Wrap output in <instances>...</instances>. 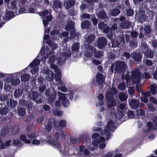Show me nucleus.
<instances>
[{
    "label": "nucleus",
    "mask_w": 157,
    "mask_h": 157,
    "mask_svg": "<svg viewBox=\"0 0 157 157\" xmlns=\"http://www.w3.org/2000/svg\"><path fill=\"white\" fill-rule=\"evenodd\" d=\"M59 89L63 92H66L67 90V89L65 87V85L63 84L62 82H61L60 85L58 87Z\"/></svg>",
    "instance_id": "obj_36"
},
{
    "label": "nucleus",
    "mask_w": 157,
    "mask_h": 157,
    "mask_svg": "<svg viewBox=\"0 0 157 157\" xmlns=\"http://www.w3.org/2000/svg\"><path fill=\"white\" fill-rule=\"evenodd\" d=\"M46 43L49 46H50L54 50L56 49L57 47V44L52 42L51 40H48L46 42Z\"/></svg>",
    "instance_id": "obj_27"
},
{
    "label": "nucleus",
    "mask_w": 157,
    "mask_h": 157,
    "mask_svg": "<svg viewBox=\"0 0 157 157\" xmlns=\"http://www.w3.org/2000/svg\"><path fill=\"white\" fill-rule=\"evenodd\" d=\"M134 14V11L131 9H128L127 10V14L128 16H132Z\"/></svg>",
    "instance_id": "obj_52"
},
{
    "label": "nucleus",
    "mask_w": 157,
    "mask_h": 157,
    "mask_svg": "<svg viewBox=\"0 0 157 157\" xmlns=\"http://www.w3.org/2000/svg\"><path fill=\"white\" fill-rule=\"evenodd\" d=\"M18 112L20 116H22L25 114V111L24 109L21 108L18 109Z\"/></svg>",
    "instance_id": "obj_46"
},
{
    "label": "nucleus",
    "mask_w": 157,
    "mask_h": 157,
    "mask_svg": "<svg viewBox=\"0 0 157 157\" xmlns=\"http://www.w3.org/2000/svg\"><path fill=\"white\" fill-rule=\"evenodd\" d=\"M107 105L109 107H110L115 105V102L112 100V99H107Z\"/></svg>",
    "instance_id": "obj_33"
},
{
    "label": "nucleus",
    "mask_w": 157,
    "mask_h": 157,
    "mask_svg": "<svg viewBox=\"0 0 157 157\" xmlns=\"http://www.w3.org/2000/svg\"><path fill=\"white\" fill-rule=\"evenodd\" d=\"M19 128L17 126H15L12 129V132L13 134H15L19 131Z\"/></svg>",
    "instance_id": "obj_57"
},
{
    "label": "nucleus",
    "mask_w": 157,
    "mask_h": 157,
    "mask_svg": "<svg viewBox=\"0 0 157 157\" xmlns=\"http://www.w3.org/2000/svg\"><path fill=\"white\" fill-rule=\"evenodd\" d=\"M151 91L153 94L156 93L157 92V85L156 84H154L151 85Z\"/></svg>",
    "instance_id": "obj_30"
},
{
    "label": "nucleus",
    "mask_w": 157,
    "mask_h": 157,
    "mask_svg": "<svg viewBox=\"0 0 157 157\" xmlns=\"http://www.w3.org/2000/svg\"><path fill=\"white\" fill-rule=\"evenodd\" d=\"M53 7L55 9L58 8H61L62 7V3L56 0L53 3Z\"/></svg>",
    "instance_id": "obj_26"
},
{
    "label": "nucleus",
    "mask_w": 157,
    "mask_h": 157,
    "mask_svg": "<svg viewBox=\"0 0 157 157\" xmlns=\"http://www.w3.org/2000/svg\"><path fill=\"white\" fill-rule=\"evenodd\" d=\"M20 83V81L19 79L16 78V79H12L11 80V84L13 86H17Z\"/></svg>",
    "instance_id": "obj_40"
},
{
    "label": "nucleus",
    "mask_w": 157,
    "mask_h": 157,
    "mask_svg": "<svg viewBox=\"0 0 157 157\" xmlns=\"http://www.w3.org/2000/svg\"><path fill=\"white\" fill-rule=\"evenodd\" d=\"M129 102L131 107L134 109L137 108L139 105L138 101L135 99H129Z\"/></svg>",
    "instance_id": "obj_12"
},
{
    "label": "nucleus",
    "mask_w": 157,
    "mask_h": 157,
    "mask_svg": "<svg viewBox=\"0 0 157 157\" xmlns=\"http://www.w3.org/2000/svg\"><path fill=\"white\" fill-rule=\"evenodd\" d=\"M79 151L80 154L81 155L83 153L85 155H89V151L86 149V147H84L83 146H81L79 148Z\"/></svg>",
    "instance_id": "obj_16"
},
{
    "label": "nucleus",
    "mask_w": 157,
    "mask_h": 157,
    "mask_svg": "<svg viewBox=\"0 0 157 157\" xmlns=\"http://www.w3.org/2000/svg\"><path fill=\"white\" fill-rule=\"evenodd\" d=\"M95 37L94 35L90 34L86 36L85 39L86 42L90 44L94 41Z\"/></svg>",
    "instance_id": "obj_15"
},
{
    "label": "nucleus",
    "mask_w": 157,
    "mask_h": 157,
    "mask_svg": "<svg viewBox=\"0 0 157 157\" xmlns=\"http://www.w3.org/2000/svg\"><path fill=\"white\" fill-rule=\"evenodd\" d=\"M151 28L149 26H146L144 28L145 32L147 34H149L151 32Z\"/></svg>",
    "instance_id": "obj_51"
},
{
    "label": "nucleus",
    "mask_w": 157,
    "mask_h": 157,
    "mask_svg": "<svg viewBox=\"0 0 157 157\" xmlns=\"http://www.w3.org/2000/svg\"><path fill=\"white\" fill-rule=\"evenodd\" d=\"M28 137L31 139L34 138L36 137L35 133L31 132L29 133L28 135Z\"/></svg>",
    "instance_id": "obj_60"
},
{
    "label": "nucleus",
    "mask_w": 157,
    "mask_h": 157,
    "mask_svg": "<svg viewBox=\"0 0 157 157\" xmlns=\"http://www.w3.org/2000/svg\"><path fill=\"white\" fill-rule=\"evenodd\" d=\"M79 43H74L73 44L71 47L72 50L75 51H78L79 48Z\"/></svg>",
    "instance_id": "obj_37"
},
{
    "label": "nucleus",
    "mask_w": 157,
    "mask_h": 157,
    "mask_svg": "<svg viewBox=\"0 0 157 157\" xmlns=\"http://www.w3.org/2000/svg\"><path fill=\"white\" fill-rule=\"evenodd\" d=\"M46 88V86L45 85L41 86L39 87V90L40 92H43Z\"/></svg>",
    "instance_id": "obj_58"
},
{
    "label": "nucleus",
    "mask_w": 157,
    "mask_h": 157,
    "mask_svg": "<svg viewBox=\"0 0 157 157\" xmlns=\"http://www.w3.org/2000/svg\"><path fill=\"white\" fill-rule=\"evenodd\" d=\"M94 56L96 58H99L103 56V54L102 52L98 51L95 52Z\"/></svg>",
    "instance_id": "obj_43"
},
{
    "label": "nucleus",
    "mask_w": 157,
    "mask_h": 157,
    "mask_svg": "<svg viewBox=\"0 0 157 157\" xmlns=\"http://www.w3.org/2000/svg\"><path fill=\"white\" fill-rule=\"evenodd\" d=\"M53 114L55 115L61 116L63 114L62 111H59L58 110H55L53 112Z\"/></svg>",
    "instance_id": "obj_45"
},
{
    "label": "nucleus",
    "mask_w": 157,
    "mask_h": 157,
    "mask_svg": "<svg viewBox=\"0 0 157 157\" xmlns=\"http://www.w3.org/2000/svg\"><path fill=\"white\" fill-rule=\"evenodd\" d=\"M74 0H68L64 4V6L67 9H69L75 4Z\"/></svg>",
    "instance_id": "obj_17"
},
{
    "label": "nucleus",
    "mask_w": 157,
    "mask_h": 157,
    "mask_svg": "<svg viewBox=\"0 0 157 157\" xmlns=\"http://www.w3.org/2000/svg\"><path fill=\"white\" fill-rule=\"evenodd\" d=\"M118 151V149H117L113 151L109 152L106 154L105 157H111L113 155L117 153Z\"/></svg>",
    "instance_id": "obj_29"
},
{
    "label": "nucleus",
    "mask_w": 157,
    "mask_h": 157,
    "mask_svg": "<svg viewBox=\"0 0 157 157\" xmlns=\"http://www.w3.org/2000/svg\"><path fill=\"white\" fill-rule=\"evenodd\" d=\"M46 78L48 81H51L53 78L55 74L52 72L48 70L45 73Z\"/></svg>",
    "instance_id": "obj_13"
},
{
    "label": "nucleus",
    "mask_w": 157,
    "mask_h": 157,
    "mask_svg": "<svg viewBox=\"0 0 157 157\" xmlns=\"http://www.w3.org/2000/svg\"><path fill=\"white\" fill-rule=\"evenodd\" d=\"M56 124V121H55L53 119H52L49 120L48 121L47 125L46 126V130L48 132H49L53 126H55Z\"/></svg>",
    "instance_id": "obj_10"
},
{
    "label": "nucleus",
    "mask_w": 157,
    "mask_h": 157,
    "mask_svg": "<svg viewBox=\"0 0 157 157\" xmlns=\"http://www.w3.org/2000/svg\"><path fill=\"white\" fill-rule=\"evenodd\" d=\"M141 45L143 51L144 52V51L148 49L147 45L145 43L142 42Z\"/></svg>",
    "instance_id": "obj_48"
},
{
    "label": "nucleus",
    "mask_w": 157,
    "mask_h": 157,
    "mask_svg": "<svg viewBox=\"0 0 157 157\" xmlns=\"http://www.w3.org/2000/svg\"><path fill=\"white\" fill-rule=\"evenodd\" d=\"M52 11L50 10L49 11V15H48L46 17V19H45L43 20V22L44 25L46 26H47L48 23L49 21H51L52 19V16L51 15V12Z\"/></svg>",
    "instance_id": "obj_18"
},
{
    "label": "nucleus",
    "mask_w": 157,
    "mask_h": 157,
    "mask_svg": "<svg viewBox=\"0 0 157 157\" xmlns=\"http://www.w3.org/2000/svg\"><path fill=\"white\" fill-rule=\"evenodd\" d=\"M74 27V22L70 20H68L67 21V23L65 27V28L66 30L69 31L73 30Z\"/></svg>",
    "instance_id": "obj_9"
},
{
    "label": "nucleus",
    "mask_w": 157,
    "mask_h": 157,
    "mask_svg": "<svg viewBox=\"0 0 157 157\" xmlns=\"http://www.w3.org/2000/svg\"><path fill=\"white\" fill-rule=\"evenodd\" d=\"M120 26L121 28L122 29H128L131 26V24L129 21H126L121 24Z\"/></svg>",
    "instance_id": "obj_14"
},
{
    "label": "nucleus",
    "mask_w": 157,
    "mask_h": 157,
    "mask_svg": "<svg viewBox=\"0 0 157 157\" xmlns=\"http://www.w3.org/2000/svg\"><path fill=\"white\" fill-rule=\"evenodd\" d=\"M129 44L130 46L132 48L136 47L138 45L137 42H136L133 41H130Z\"/></svg>",
    "instance_id": "obj_53"
},
{
    "label": "nucleus",
    "mask_w": 157,
    "mask_h": 157,
    "mask_svg": "<svg viewBox=\"0 0 157 157\" xmlns=\"http://www.w3.org/2000/svg\"><path fill=\"white\" fill-rule=\"evenodd\" d=\"M20 139L24 142L26 144H29L31 141L27 138L26 136L24 134L21 135L20 136Z\"/></svg>",
    "instance_id": "obj_21"
},
{
    "label": "nucleus",
    "mask_w": 157,
    "mask_h": 157,
    "mask_svg": "<svg viewBox=\"0 0 157 157\" xmlns=\"http://www.w3.org/2000/svg\"><path fill=\"white\" fill-rule=\"evenodd\" d=\"M62 99V102L63 105L67 107L69 105L70 103L68 99Z\"/></svg>",
    "instance_id": "obj_39"
},
{
    "label": "nucleus",
    "mask_w": 157,
    "mask_h": 157,
    "mask_svg": "<svg viewBox=\"0 0 157 157\" xmlns=\"http://www.w3.org/2000/svg\"><path fill=\"white\" fill-rule=\"evenodd\" d=\"M114 121H110L107 123L104 130L101 132L100 135L98 132H95L92 134V138L96 139L92 142L93 147H91L92 150H94L95 148L94 146L96 147L99 144H100L99 147L100 149H103L105 147V140H108L109 139L111 136L110 132L114 131Z\"/></svg>",
    "instance_id": "obj_1"
},
{
    "label": "nucleus",
    "mask_w": 157,
    "mask_h": 157,
    "mask_svg": "<svg viewBox=\"0 0 157 157\" xmlns=\"http://www.w3.org/2000/svg\"><path fill=\"white\" fill-rule=\"evenodd\" d=\"M138 35V33L135 31H132L131 33V36L133 38H136Z\"/></svg>",
    "instance_id": "obj_56"
},
{
    "label": "nucleus",
    "mask_w": 157,
    "mask_h": 157,
    "mask_svg": "<svg viewBox=\"0 0 157 157\" xmlns=\"http://www.w3.org/2000/svg\"><path fill=\"white\" fill-rule=\"evenodd\" d=\"M49 92L50 90H46L45 92V94L47 97L50 96V97L52 98L55 97L56 95V92L53 90H52V91L51 94H49Z\"/></svg>",
    "instance_id": "obj_19"
},
{
    "label": "nucleus",
    "mask_w": 157,
    "mask_h": 157,
    "mask_svg": "<svg viewBox=\"0 0 157 157\" xmlns=\"http://www.w3.org/2000/svg\"><path fill=\"white\" fill-rule=\"evenodd\" d=\"M55 72L57 73L58 76L55 77V80L57 82H59V83L61 82H62L61 80V73L60 71L58 69H56L55 70Z\"/></svg>",
    "instance_id": "obj_22"
},
{
    "label": "nucleus",
    "mask_w": 157,
    "mask_h": 157,
    "mask_svg": "<svg viewBox=\"0 0 157 157\" xmlns=\"http://www.w3.org/2000/svg\"><path fill=\"white\" fill-rule=\"evenodd\" d=\"M98 16V17L102 19H105L107 17V14L104 10L99 12Z\"/></svg>",
    "instance_id": "obj_28"
},
{
    "label": "nucleus",
    "mask_w": 157,
    "mask_h": 157,
    "mask_svg": "<svg viewBox=\"0 0 157 157\" xmlns=\"http://www.w3.org/2000/svg\"><path fill=\"white\" fill-rule=\"evenodd\" d=\"M113 93L110 91H108L105 94L106 98H111L113 97Z\"/></svg>",
    "instance_id": "obj_49"
},
{
    "label": "nucleus",
    "mask_w": 157,
    "mask_h": 157,
    "mask_svg": "<svg viewBox=\"0 0 157 157\" xmlns=\"http://www.w3.org/2000/svg\"><path fill=\"white\" fill-rule=\"evenodd\" d=\"M118 89L120 90H124L125 89L126 85L125 82H121L120 83L118 86Z\"/></svg>",
    "instance_id": "obj_38"
},
{
    "label": "nucleus",
    "mask_w": 157,
    "mask_h": 157,
    "mask_svg": "<svg viewBox=\"0 0 157 157\" xmlns=\"http://www.w3.org/2000/svg\"><path fill=\"white\" fill-rule=\"evenodd\" d=\"M120 10L117 9H114L110 11V15L113 16H115L118 15L120 13Z\"/></svg>",
    "instance_id": "obj_20"
},
{
    "label": "nucleus",
    "mask_w": 157,
    "mask_h": 157,
    "mask_svg": "<svg viewBox=\"0 0 157 157\" xmlns=\"http://www.w3.org/2000/svg\"><path fill=\"white\" fill-rule=\"evenodd\" d=\"M140 73L138 70H135L132 72V78L133 82L138 83L140 80Z\"/></svg>",
    "instance_id": "obj_4"
},
{
    "label": "nucleus",
    "mask_w": 157,
    "mask_h": 157,
    "mask_svg": "<svg viewBox=\"0 0 157 157\" xmlns=\"http://www.w3.org/2000/svg\"><path fill=\"white\" fill-rule=\"evenodd\" d=\"M142 94L143 95L141 98H146L150 96L151 94L149 92H146L144 93L142 92Z\"/></svg>",
    "instance_id": "obj_47"
},
{
    "label": "nucleus",
    "mask_w": 157,
    "mask_h": 157,
    "mask_svg": "<svg viewBox=\"0 0 157 157\" xmlns=\"http://www.w3.org/2000/svg\"><path fill=\"white\" fill-rule=\"evenodd\" d=\"M105 76L100 73H98L96 76V82L99 85L105 83Z\"/></svg>",
    "instance_id": "obj_7"
},
{
    "label": "nucleus",
    "mask_w": 157,
    "mask_h": 157,
    "mask_svg": "<svg viewBox=\"0 0 157 157\" xmlns=\"http://www.w3.org/2000/svg\"><path fill=\"white\" fill-rule=\"evenodd\" d=\"M85 46L86 49L84 56L87 58L93 55V48L92 46L89 44H85Z\"/></svg>",
    "instance_id": "obj_6"
},
{
    "label": "nucleus",
    "mask_w": 157,
    "mask_h": 157,
    "mask_svg": "<svg viewBox=\"0 0 157 157\" xmlns=\"http://www.w3.org/2000/svg\"><path fill=\"white\" fill-rule=\"evenodd\" d=\"M90 25V22L87 21H84L81 24V27L83 29H87L89 27Z\"/></svg>",
    "instance_id": "obj_24"
},
{
    "label": "nucleus",
    "mask_w": 157,
    "mask_h": 157,
    "mask_svg": "<svg viewBox=\"0 0 157 157\" xmlns=\"http://www.w3.org/2000/svg\"><path fill=\"white\" fill-rule=\"evenodd\" d=\"M59 33V31L57 30H54L51 32L50 35H54L55 34H58Z\"/></svg>",
    "instance_id": "obj_63"
},
{
    "label": "nucleus",
    "mask_w": 157,
    "mask_h": 157,
    "mask_svg": "<svg viewBox=\"0 0 157 157\" xmlns=\"http://www.w3.org/2000/svg\"><path fill=\"white\" fill-rule=\"evenodd\" d=\"M13 14L12 12H8L5 16V17L7 19H9L13 17Z\"/></svg>",
    "instance_id": "obj_41"
},
{
    "label": "nucleus",
    "mask_w": 157,
    "mask_h": 157,
    "mask_svg": "<svg viewBox=\"0 0 157 157\" xmlns=\"http://www.w3.org/2000/svg\"><path fill=\"white\" fill-rule=\"evenodd\" d=\"M115 71L117 73L123 74L127 68L126 63L123 61H117L113 63Z\"/></svg>",
    "instance_id": "obj_3"
},
{
    "label": "nucleus",
    "mask_w": 157,
    "mask_h": 157,
    "mask_svg": "<svg viewBox=\"0 0 157 157\" xmlns=\"http://www.w3.org/2000/svg\"><path fill=\"white\" fill-rule=\"evenodd\" d=\"M136 17L141 22L144 21L146 20V16L145 15V12L143 10H140L138 13L136 14Z\"/></svg>",
    "instance_id": "obj_8"
},
{
    "label": "nucleus",
    "mask_w": 157,
    "mask_h": 157,
    "mask_svg": "<svg viewBox=\"0 0 157 157\" xmlns=\"http://www.w3.org/2000/svg\"><path fill=\"white\" fill-rule=\"evenodd\" d=\"M21 80L22 81L25 82L29 80L30 76L29 75L25 74L21 76Z\"/></svg>",
    "instance_id": "obj_25"
},
{
    "label": "nucleus",
    "mask_w": 157,
    "mask_h": 157,
    "mask_svg": "<svg viewBox=\"0 0 157 157\" xmlns=\"http://www.w3.org/2000/svg\"><path fill=\"white\" fill-rule=\"evenodd\" d=\"M40 63V61L38 59H35L30 64L29 66L31 67H33L36 65H38Z\"/></svg>",
    "instance_id": "obj_32"
},
{
    "label": "nucleus",
    "mask_w": 157,
    "mask_h": 157,
    "mask_svg": "<svg viewBox=\"0 0 157 157\" xmlns=\"http://www.w3.org/2000/svg\"><path fill=\"white\" fill-rule=\"evenodd\" d=\"M29 95V98H37L38 97V93L36 91H32Z\"/></svg>",
    "instance_id": "obj_35"
},
{
    "label": "nucleus",
    "mask_w": 157,
    "mask_h": 157,
    "mask_svg": "<svg viewBox=\"0 0 157 157\" xmlns=\"http://www.w3.org/2000/svg\"><path fill=\"white\" fill-rule=\"evenodd\" d=\"M107 40L103 37H99L97 41V47L100 49H102L107 44Z\"/></svg>",
    "instance_id": "obj_5"
},
{
    "label": "nucleus",
    "mask_w": 157,
    "mask_h": 157,
    "mask_svg": "<svg viewBox=\"0 0 157 157\" xmlns=\"http://www.w3.org/2000/svg\"><path fill=\"white\" fill-rule=\"evenodd\" d=\"M132 58L135 61L137 62L140 61L142 59V56L140 52H135L131 54Z\"/></svg>",
    "instance_id": "obj_11"
},
{
    "label": "nucleus",
    "mask_w": 157,
    "mask_h": 157,
    "mask_svg": "<svg viewBox=\"0 0 157 157\" xmlns=\"http://www.w3.org/2000/svg\"><path fill=\"white\" fill-rule=\"evenodd\" d=\"M106 26V24L102 22H100L98 24V28L101 29H103Z\"/></svg>",
    "instance_id": "obj_50"
},
{
    "label": "nucleus",
    "mask_w": 157,
    "mask_h": 157,
    "mask_svg": "<svg viewBox=\"0 0 157 157\" xmlns=\"http://www.w3.org/2000/svg\"><path fill=\"white\" fill-rule=\"evenodd\" d=\"M40 143V142L39 140L36 139H35L32 142V144L35 145H38Z\"/></svg>",
    "instance_id": "obj_62"
},
{
    "label": "nucleus",
    "mask_w": 157,
    "mask_h": 157,
    "mask_svg": "<svg viewBox=\"0 0 157 157\" xmlns=\"http://www.w3.org/2000/svg\"><path fill=\"white\" fill-rule=\"evenodd\" d=\"M10 102V105L11 107H14L16 106L17 104V101H14L12 99H10V100L8 101V103H7L8 106L9 105Z\"/></svg>",
    "instance_id": "obj_34"
},
{
    "label": "nucleus",
    "mask_w": 157,
    "mask_h": 157,
    "mask_svg": "<svg viewBox=\"0 0 157 157\" xmlns=\"http://www.w3.org/2000/svg\"><path fill=\"white\" fill-rule=\"evenodd\" d=\"M47 143L52 145L53 147L57 148L60 151L63 153H66L68 151V148L64 145H60L57 140H49L47 141Z\"/></svg>",
    "instance_id": "obj_2"
},
{
    "label": "nucleus",
    "mask_w": 157,
    "mask_h": 157,
    "mask_svg": "<svg viewBox=\"0 0 157 157\" xmlns=\"http://www.w3.org/2000/svg\"><path fill=\"white\" fill-rule=\"evenodd\" d=\"M22 94V90L19 89H17L14 92V96L15 98L20 97Z\"/></svg>",
    "instance_id": "obj_31"
},
{
    "label": "nucleus",
    "mask_w": 157,
    "mask_h": 157,
    "mask_svg": "<svg viewBox=\"0 0 157 157\" xmlns=\"http://www.w3.org/2000/svg\"><path fill=\"white\" fill-rule=\"evenodd\" d=\"M11 6L10 7L12 9H15L17 8L16 5V2L15 1H12L11 2Z\"/></svg>",
    "instance_id": "obj_54"
},
{
    "label": "nucleus",
    "mask_w": 157,
    "mask_h": 157,
    "mask_svg": "<svg viewBox=\"0 0 157 157\" xmlns=\"http://www.w3.org/2000/svg\"><path fill=\"white\" fill-rule=\"evenodd\" d=\"M145 55L149 58H152L154 56V52L153 51L148 49L144 51Z\"/></svg>",
    "instance_id": "obj_23"
},
{
    "label": "nucleus",
    "mask_w": 157,
    "mask_h": 157,
    "mask_svg": "<svg viewBox=\"0 0 157 157\" xmlns=\"http://www.w3.org/2000/svg\"><path fill=\"white\" fill-rule=\"evenodd\" d=\"M112 46L113 47L115 48L119 47L120 45V43L117 40H114L112 41Z\"/></svg>",
    "instance_id": "obj_42"
},
{
    "label": "nucleus",
    "mask_w": 157,
    "mask_h": 157,
    "mask_svg": "<svg viewBox=\"0 0 157 157\" xmlns=\"http://www.w3.org/2000/svg\"><path fill=\"white\" fill-rule=\"evenodd\" d=\"M38 68L37 67H36L33 68L31 71V73L33 74H34L38 71Z\"/></svg>",
    "instance_id": "obj_64"
},
{
    "label": "nucleus",
    "mask_w": 157,
    "mask_h": 157,
    "mask_svg": "<svg viewBox=\"0 0 157 157\" xmlns=\"http://www.w3.org/2000/svg\"><path fill=\"white\" fill-rule=\"evenodd\" d=\"M8 112V109L6 107H4L3 109H2L0 112L1 115H5L7 114Z\"/></svg>",
    "instance_id": "obj_44"
},
{
    "label": "nucleus",
    "mask_w": 157,
    "mask_h": 157,
    "mask_svg": "<svg viewBox=\"0 0 157 157\" xmlns=\"http://www.w3.org/2000/svg\"><path fill=\"white\" fill-rule=\"evenodd\" d=\"M66 121L64 120H61L59 123V124L60 126L61 127H64L66 125Z\"/></svg>",
    "instance_id": "obj_59"
},
{
    "label": "nucleus",
    "mask_w": 157,
    "mask_h": 157,
    "mask_svg": "<svg viewBox=\"0 0 157 157\" xmlns=\"http://www.w3.org/2000/svg\"><path fill=\"white\" fill-rule=\"evenodd\" d=\"M49 63H53L55 61V56H52L49 58Z\"/></svg>",
    "instance_id": "obj_61"
},
{
    "label": "nucleus",
    "mask_w": 157,
    "mask_h": 157,
    "mask_svg": "<svg viewBox=\"0 0 157 157\" xmlns=\"http://www.w3.org/2000/svg\"><path fill=\"white\" fill-rule=\"evenodd\" d=\"M127 115L129 119H132L134 117V115L132 111H128Z\"/></svg>",
    "instance_id": "obj_55"
}]
</instances>
